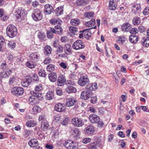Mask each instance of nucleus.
Masks as SVG:
<instances>
[{
	"label": "nucleus",
	"mask_w": 149,
	"mask_h": 149,
	"mask_svg": "<svg viewBox=\"0 0 149 149\" xmlns=\"http://www.w3.org/2000/svg\"><path fill=\"white\" fill-rule=\"evenodd\" d=\"M41 111V108L38 106L36 105L33 107L32 112L34 114H36L40 112Z\"/></svg>",
	"instance_id": "nucleus-35"
},
{
	"label": "nucleus",
	"mask_w": 149,
	"mask_h": 149,
	"mask_svg": "<svg viewBox=\"0 0 149 149\" xmlns=\"http://www.w3.org/2000/svg\"><path fill=\"white\" fill-rule=\"evenodd\" d=\"M90 121L93 123H97L100 120V117L94 114H91L89 117Z\"/></svg>",
	"instance_id": "nucleus-17"
},
{
	"label": "nucleus",
	"mask_w": 149,
	"mask_h": 149,
	"mask_svg": "<svg viewBox=\"0 0 149 149\" xmlns=\"http://www.w3.org/2000/svg\"><path fill=\"white\" fill-rule=\"evenodd\" d=\"M54 97V94L52 91H49L47 93L45 96L46 99L50 100L53 99Z\"/></svg>",
	"instance_id": "nucleus-31"
},
{
	"label": "nucleus",
	"mask_w": 149,
	"mask_h": 149,
	"mask_svg": "<svg viewBox=\"0 0 149 149\" xmlns=\"http://www.w3.org/2000/svg\"><path fill=\"white\" fill-rule=\"evenodd\" d=\"M38 36L40 40H44L45 38V36L43 33H40L38 35Z\"/></svg>",
	"instance_id": "nucleus-54"
},
{
	"label": "nucleus",
	"mask_w": 149,
	"mask_h": 149,
	"mask_svg": "<svg viewBox=\"0 0 149 149\" xmlns=\"http://www.w3.org/2000/svg\"><path fill=\"white\" fill-rule=\"evenodd\" d=\"M32 79L34 81H38L39 78L38 75L36 74H34L32 75Z\"/></svg>",
	"instance_id": "nucleus-62"
},
{
	"label": "nucleus",
	"mask_w": 149,
	"mask_h": 149,
	"mask_svg": "<svg viewBox=\"0 0 149 149\" xmlns=\"http://www.w3.org/2000/svg\"><path fill=\"white\" fill-rule=\"evenodd\" d=\"M1 77L6 78L10 75V73L9 72H7L6 71L3 72L2 73H1Z\"/></svg>",
	"instance_id": "nucleus-51"
},
{
	"label": "nucleus",
	"mask_w": 149,
	"mask_h": 149,
	"mask_svg": "<svg viewBox=\"0 0 149 149\" xmlns=\"http://www.w3.org/2000/svg\"><path fill=\"white\" fill-rule=\"evenodd\" d=\"M97 27L96 26H95L93 28H90L88 29H84L82 31H81V32H82V33L84 34V36L86 38H88L89 37L91 36V31H90V29H96Z\"/></svg>",
	"instance_id": "nucleus-14"
},
{
	"label": "nucleus",
	"mask_w": 149,
	"mask_h": 149,
	"mask_svg": "<svg viewBox=\"0 0 149 149\" xmlns=\"http://www.w3.org/2000/svg\"><path fill=\"white\" fill-rule=\"evenodd\" d=\"M132 22L134 25H138L141 22V19L139 17H135L133 19Z\"/></svg>",
	"instance_id": "nucleus-43"
},
{
	"label": "nucleus",
	"mask_w": 149,
	"mask_h": 149,
	"mask_svg": "<svg viewBox=\"0 0 149 149\" xmlns=\"http://www.w3.org/2000/svg\"><path fill=\"white\" fill-rule=\"evenodd\" d=\"M94 15V13L93 12H86L84 14L85 17L89 19L91 18V17H93Z\"/></svg>",
	"instance_id": "nucleus-48"
},
{
	"label": "nucleus",
	"mask_w": 149,
	"mask_h": 149,
	"mask_svg": "<svg viewBox=\"0 0 149 149\" xmlns=\"http://www.w3.org/2000/svg\"><path fill=\"white\" fill-rule=\"evenodd\" d=\"M117 6V3L114 0H110L109 7V9L111 10H115Z\"/></svg>",
	"instance_id": "nucleus-23"
},
{
	"label": "nucleus",
	"mask_w": 149,
	"mask_h": 149,
	"mask_svg": "<svg viewBox=\"0 0 149 149\" xmlns=\"http://www.w3.org/2000/svg\"><path fill=\"white\" fill-rule=\"evenodd\" d=\"M31 133V131L28 130H25L24 131V135L25 137H27Z\"/></svg>",
	"instance_id": "nucleus-64"
},
{
	"label": "nucleus",
	"mask_w": 149,
	"mask_h": 149,
	"mask_svg": "<svg viewBox=\"0 0 149 149\" xmlns=\"http://www.w3.org/2000/svg\"><path fill=\"white\" fill-rule=\"evenodd\" d=\"M39 75L40 76L42 77H45L47 76L46 72L43 69H40L39 71Z\"/></svg>",
	"instance_id": "nucleus-47"
},
{
	"label": "nucleus",
	"mask_w": 149,
	"mask_h": 149,
	"mask_svg": "<svg viewBox=\"0 0 149 149\" xmlns=\"http://www.w3.org/2000/svg\"><path fill=\"white\" fill-rule=\"evenodd\" d=\"M95 132L94 128L92 126H88L86 128L85 133L87 135L92 136L93 134Z\"/></svg>",
	"instance_id": "nucleus-15"
},
{
	"label": "nucleus",
	"mask_w": 149,
	"mask_h": 149,
	"mask_svg": "<svg viewBox=\"0 0 149 149\" xmlns=\"http://www.w3.org/2000/svg\"><path fill=\"white\" fill-rule=\"evenodd\" d=\"M31 82V80L29 78H26V79L21 82L22 85L24 87H27L30 85Z\"/></svg>",
	"instance_id": "nucleus-29"
},
{
	"label": "nucleus",
	"mask_w": 149,
	"mask_h": 149,
	"mask_svg": "<svg viewBox=\"0 0 149 149\" xmlns=\"http://www.w3.org/2000/svg\"><path fill=\"white\" fill-rule=\"evenodd\" d=\"M71 132L74 135V137H78L80 136V131L77 128H74L72 129L71 130Z\"/></svg>",
	"instance_id": "nucleus-34"
},
{
	"label": "nucleus",
	"mask_w": 149,
	"mask_h": 149,
	"mask_svg": "<svg viewBox=\"0 0 149 149\" xmlns=\"http://www.w3.org/2000/svg\"><path fill=\"white\" fill-rule=\"evenodd\" d=\"M141 42L142 45L144 47H149V37H145L143 38L141 40Z\"/></svg>",
	"instance_id": "nucleus-22"
},
{
	"label": "nucleus",
	"mask_w": 149,
	"mask_h": 149,
	"mask_svg": "<svg viewBox=\"0 0 149 149\" xmlns=\"http://www.w3.org/2000/svg\"><path fill=\"white\" fill-rule=\"evenodd\" d=\"M80 23L79 19L77 18L72 19L70 20V24L72 25L75 26L79 25Z\"/></svg>",
	"instance_id": "nucleus-38"
},
{
	"label": "nucleus",
	"mask_w": 149,
	"mask_h": 149,
	"mask_svg": "<svg viewBox=\"0 0 149 149\" xmlns=\"http://www.w3.org/2000/svg\"><path fill=\"white\" fill-rule=\"evenodd\" d=\"M61 116L60 115H56L54 117V120L57 122L59 121L61 119Z\"/></svg>",
	"instance_id": "nucleus-59"
},
{
	"label": "nucleus",
	"mask_w": 149,
	"mask_h": 149,
	"mask_svg": "<svg viewBox=\"0 0 149 149\" xmlns=\"http://www.w3.org/2000/svg\"><path fill=\"white\" fill-rule=\"evenodd\" d=\"M8 45L9 48L11 49L15 48L16 45L15 44L13 41L9 42Z\"/></svg>",
	"instance_id": "nucleus-50"
},
{
	"label": "nucleus",
	"mask_w": 149,
	"mask_h": 149,
	"mask_svg": "<svg viewBox=\"0 0 149 149\" xmlns=\"http://www.w3.org/2000/svg\"><path fill=\"white\" fill-rule=\"evenodd\" d=\"M49 80L52 82H55L57 79V75L56 73L52 72L49 73L48 75Z\"/></svg>",
	"instance_id": "nucleus-24"
},
{
	"label": "nucleus",
	"mask_w": 149,
	"mask_h": 149,
	"mask_svg": "<svg viewBox=\"0 0 149 149\" xmlns=\"http://www.w3.org/2000/svg\"><path fill=\"white\" fill-rule=\"evenodd\" d=\"M49 127V125L47 121L42 122L41 129L42 130L46 131L47 130Z\"/></svg>",
	"instance_id": "nucleus-30"
},
{
	"label": "nucleus",
	"mask_w": 149,
	"mask_h": 149,
	"mask_svg": "<svg viewBox=\"0 0 149 149\" xmlns=\"http://www.w3.org/2000/svg\"><path fill=\"white\" fill-rule=\"evenodd\" d=\"M54 109L55 111L59 112H62L64 111L65 108L64 104L61 103H59L56 104Z\"/></svg>",
	"instance_id": "nucleus-18"
},
{
	"label": "nucleus",
	"mask_w": 149,
	"mask_h": 149,
	"mask_svg": "<svg viewBox=\"0 0 149 149\" xmlns=\"http://www.w3.org/2000/svg\"><path fill=\"white\" fill-rule=\"evenodd\" d=\"M65 91L68 93H75L77 91L76 89L73 86H68L65 89Z\"/></svg>",
	"instance_id": "nucleus-40"
},
{
	"label": "nucleus",
	"mask_w": 149,
	"mask_h": 149,
	"mask_svg": "<svg viewBox=\"0 0 149 149\" xmlns=\"http://www.w3.org/2000/svg\"><path fill=\"white\" fill-rule=\"evenodd\" d=\"M63 6H61L57 8L55 10L56 14L58 16L63 13Z\"/></svg>",
	"instance_id": "nucleus-37"
},
{
	"label": "nucleus",
	"mask_w": 149,
	"mask_h": 149,
	"mask_svg": "<svg viewBox=\"0 0 149 149\" xmlns=\"http://www.w3.org/2000/svg\"><path fill=\"white\" fill-rule=\"evenodd\" d=\"M143 13L144 15H146L149 13V7H147L144 10Z\"/></svg>",
	"instance_id": "nucleus-57"
},
{
	"label": "nucleus",
	"mask_w": 149,
	"mask_h": 149,
	"mask_svg": "<svg viewBox=\"0 0 149 149\" xmlns=\"http://www.w3.org/2000/svg\"><path fill=\"white\" fill-rule=\"evenodd\" d=\"M69 30L72 33L74 34L77 32V29L75 27L71 26L69 27Z\"/></svg>",
	"instance_id": "nucleus-49"
},
{
	"label": "nucleus",
	"mask_w": 149,
	"mask_h": 149,
	"mask_svg": "<svg viewBox=\"0 0 149 149\" xmlns=\"http://www.w3.org/2000/svg\"><path fill=\"white\" fill-rule=\"evenodd\" d=\"M72 47L74 49L79 50L84 48L85 45L81 40H77L73 43Z\"/></svg>",
	"instance_id": "nucleus-8"
},
{
	"label": "nucleus",
	"mask_w": 149,
	"mask_h": 149,
	"mask_svg": "<svg viewBox=\"0 0 149 149\" xmlns=\"http://www.w3.org/2000/svg\"><path fill=\"white\" fill-rule=\"evenodd\" d=\"M95 24V19H92L89 21L86 22L85 23V25L86 26L88 27H92Z\"/></svg>",
	"instance_id": "nucleus-32"
},
{
	"label": "nucleus",
	"mask_w": 149,
	"mask_h": 149,
	"mask_svg": "<svg viewBox=\"0 0 149 149\" xmlns=\"http://www.w3.org/2000/svg\"><path fill=\"white\" fill-rule=\"evenodd\" d=\"M62 22V21L58 18H52L50 20V22L52 24H60Z\"/></svg>",
	"instance_id": "nucleus-41"
},
{
	"label": "nucleus",
	"mask_w": 149,
	"mask_h": 149,
	"mask_svg": "<svg viewBox=\"0 0 149 149\" xmlns=\"http://www.w3.org/2000/svg\"><path fill=\"white\" fill-rule=\"evenodd\" d=\"M28 143L30 146L32 147H34L38 145V141L36 139L31 140Z\"/></svg>",
	"instance_id": "nucleus-33"
},
{
	"label": "nucleus",
	"mask_w": 149,
	"mask_h": 149,
	"mask_svg": "<svg viewBox=\"0 0 149 149\" xmlns=\"http://www.w3.org/2000/svg\"><path fill=\"white\" fill-rule=\"evenodd\" d=\"M129 40L132 43H136L138 41V37L135 35H131L129 37Z\"/></svg>",
	"instance_id": "nucleus-36"
},
{
	"label": "nucleus",
	"mask_w": 149,
	"mask_h": 149,
	"mask_svg": "<svg viewBox=\"0 0 149 149\" xmlns=\"http://www.w3.org/2000/svg\"><path fill=\"white\" fill-rule=\"evenodd\" d=\"M90 82L89 79L87 75L80 77L78 81V84L80 86H84Z\"/></svg>",
	"instance_id": "nucleus-5"
},
{
	"label": "nucleus",
	"mask_w": 149,
	"mask_h": 149,
	"mask_svg": "<svg viewBox=\"0 0 149 149\" xmlns=\"http://www.w3.org/2000/svg\"><path fill=\"white\" fill-rule=\"evenodd\" d=\"M132 8L133 9L132 12L135 15H138L141 9L140 5L137 3L132 5Z\"/></svg>",
	"instance_id": "nucleus-13"
},
{
	"label": "nucleus",
	"mask_w": 149,
	"mask_h": 149,
	"mask_svg": "<svg viewBox=\"0 0 149 149\" xmlns=\"http://www.w3.org/2000/svg\"><path fill=\"white\" fill-rule=\"evenodd\" d=\"M71 122L73 125L78 127L82 126L84 125L82 119L78 117L73 118L72 119Z\"/></svg>",
	"instance_id": "nucleus-7"
},
{
	"label": "nucleus",
	"mask_w": 149,
	"mask_h": 149,
	"mask_svg": "<svg viewBox=\"0 0 149 149\" xmlns=\"http://www.w3.org/2000/svg\"><path fill=\"white\" fill-rule=\"evenodd\" d=\"M55 69V66L52 64H49L46 67L47 70L49 72L54 71Z\"/></svg>",
	"instance_id": "nucleus-42"
},
{
	"label": "nucleus",
	"mask_w": 149,
	"mask_h": 149,
	"mask_svg": "<svg viewBox=\"0 0 149 149\" xmlns=\"http://www.w3.org/2000/svg\"><path fill=\"white\" fill-rule=\"evenodd\" d=\"M26 66L29 68H32L35 67V65L27 61L26 63Z\"/></svg>",
	"instance_id": "nucleus-53"
},
{
	"label": "nucleus",
	"mask_w": 149,
	"mask_h": 149,
	"mask_svg": "<svg viewBox=\"0 0 149 149\" xmlns=\"http://www.w3.org/2000/svg\"><path fill=\"white\" fill-rule=\"evenodd\" d=\"M56 33V31L54 29L50 28L47 31V37L49 38H52L53 37V34Z\"/></svg>",
	"instance_id": "nucleus-25"
},
{
	"label": "nucleus",
	"mask_w": 149,
	"mask_h": 149,
	"mask_svg": "<svg viewBox=\"0 0 149 149\" xmlns=\"http://www.w3.org/2000/svg\"><path fill=\"white\" fill-rule=\"evenodd\" d=\"M76 101V100L73 98H68L66 100L65 105L68 107L72 106L75 104Z\"/></svg>",
	"instance_id": "nucleus-19"
},
{
	"label": "nucleus",
	"mask_w": 149,
	"mask_h": 149,
	"mask_svg": "<svg viewBox=\"0 0 149 149\" xmlns=\"http://www.w3.org/2000/svg\"><path fill=\"white\" fill-rule=\"evenodd\" d=\"M51 61V59L49 57H47L44 61V63L45 64H47L50 63Z\"/></svg>",
	"instance_id": "nucleus-61"
},
{
	"label": "nucleus",
	"mask_w": 149,
	"mask_h": 149,
	"mask_svg": "<svg viewBox=\"0 0 149 149\" xmlns=\"http://www.w3.org/2000/svg\"><path fill=\"white\" fill-rule=\"evenodd\" d=\"M85 90L86 91L81 92L80 97L82 99L87 100L92 96L93 93H91L88 90L86 89Z\"/></svg>",
	"instance_id": "nucleus-11"
},
{
	"label": "nucleus",
	"mask_w": 149,
	"mask_h": 149,
	"mask_svg": "<svg viewBox=\"0 0 149 149\" xmlns=\"http://www.w3.org/2000/svg\"><path fill=\"white\" fill-rule=\"evenodd\" d=\"M52 49L51 47L49 45H46L44 47V53L46 56H49L51 53Z\"/></svg>",
	"instance_id": "nucleus-26"
},
{
	"label": "nucleus",
	"mask_w": 149,
	"mask_h": 149,
	"mask_svg": "<svg viewBox=\"0 0 149 149\" xmlns=\"http://www.w3.org/2000/svg\"><path fill=\"white\" fill-rule=\"evenodd\" d=\"M55 29L56 31V33L60 34L62 33L63 29L60 25H57L55 26Z\"/></svg>",
	"instance_id": "nucleus-46"
},
{
	"label": "nucleus",
	"mask_w": 149,
	"mask_h": 149,
	"mask_svg": "<svg viewBox=\"0 0 149 149\" xmlns=\"http://www.w3.org/2000/svg\"><path fill=\"white\" fill-rule=\"evenodd\" d=\"M32 17L35 21H39L42 18V13L39 9H35L33 10L32 13Z\"/></svg>",
	"instance_id": "nucleus-4"
},
{
	"label": "nucleus",
	"mask_w": 149,
	"mask_h": 149,
	"mask_svg": "<svg viewBox=\"0 0 149 149\" xmlns=\"http://www.w3.org/2000/svg\"><path fill=\"white\" fill-rule=\"evenodd\" d=\"M53 10V7L51 5L49 4L45 5L44 11L46 14H50L52 12Z\"/></svg>",
	"instance_id": "nucleus-20"
},
{
	"label": "nucleus",
	"mask_w": 149,
	"mask_h": 149,
	"mask_svg": "<svg viewBox=\"0 0 149 149\" xmlns=\"http://www.w3.org/2000/svg\"><path fill=\"white\" fill-rule=\"evenodd\" d=\"M38 120L39 121L42 120V122H44L47 121L45 119V116L43 115H42L39 116Z\"/></svg>",
	"instance_id": "nucleus-63"
},
{
	"label": "nucleus",
	"mask_w": 149,
	"mask_h": 149,
	"mask_svg": "<svg viewBox=\"0 0 149 149\" xmlns=\"http://www.w3.org/2000/svg\"><path fill=\"white\" fill-rule=\"evenodd\" d=\"M98 148L96 142H92L89 147V149H98Z\"/></svg>",
	"instance_id": "nucleus-45"
},
{
	"label": "nucleus",
	"mask_w": 149,
	"mask_h": 149,
	"mask_svg": "<svg viewBox=\"0 0 149 149\" xmlns=\"http://www.w3.org/2000/svg\"><path fill=\"white\" fill-rule=\"evenodd\" d=\"M125 41V38L123 37H120L119 38L117 42L119 43L122 44Z\"/></svg>",
	"instance_id": "nucleus-58"
},
{
	"label": "nucleus",
	"mask_w": 149,
	"mask_h": 149,
	"mask_svg": "<svg viewBox=\"0 0 149 149\" xmlns=\"http://www.w3.org/2000/svg\"><path fill=\"white\" fill-rule=\"evenodd\" d=\"M89 2L88 0H77L76 3L78 6H83L87 4Z\"/></svg>",
	"instance_id": "nucleus-28"
},
{
	"label": "nucleus",
	"mask_w": 149,
	"mask_h": 149,
	"mask_svg": "<svg viewBox=\"0 0 149 149\" xmlns=\"http://www.w3.org/2000/svg\"><path fill=\"white\" fill-rule=\"evenodd\" d=\"M56 93L58 95H61L63 94V92L62 89L58 88L56 90Z\"/></svg>",
	"instance_id": "nucleus-55"
},
{
	"label": "nucleus",
	"mask_w": 149,
	"mask_h": 149,
	"mask_svg": "<svg viewBox=\"0 0 149 149\" xmlns=\"http://www.w3.org/2000/svg\"><path fill=\"white\" fill-rule=\"evenodd\" d=\"M26 10L24 9L19 8L15 13V15L17 19L22 18L26 15Z\"/></svg>",
	"instance_id": "nucleus-9"
},
{
	"label": "nucleus",
	"mask_w": 149,
	"mask_h": 149,
	"mask_svg": "<svg viewBox=\"0 0 149 149\" xmlns=\"http://www.w3.org/2000/svg\"><path fill=\"white\" fill-rule=\"evenodd\" d=\"M42 89V87L41 84H39L36 86L35 90L36 91H39Z\"/></svg>",
	"instance_id": "nucleus-56"
},
{
	"label": "nucleus",
	"mask_w": 149,
	"mask_h": 149,
	"mask_svg": "<svg viewBox=\"0 0 149 149\" xmlns=\"http://www.w3.org/2000/svg\"><path fill=\"white\" fill-rule=\"evenodd\" d=\"M138 31L136 28H134L130 30L129 32L131 34H135L138 33Z\"/></svg>",
	"instance_id": "nucleus-52"
},
{
	"label": "nucleus",
	"mask_w": 149,
	"mask_h": 149,
	"mask_svg": "<svg viewBox=\"0 0 149 149\" xmlns=\"http://www.w3.org/2000/svg\"><path fill=\"white\" fill-rule=\"evenodd\" d=\"M64 145L68 149H77L78 147V143L71 140L65 141Z\"/></svg>",
	"instance_id": "nucleus-3"
},
{
	"label": "nucleus",
	"mask_w": 149,
	"mask_h": 149,
	"mask_svg": "<svg viewBox=\"0 0 149 149\" xmlns=\"http://www.w3.org/2000/svg\"><path fill=\"white\" fill-rule=\"evenodd\" d=\"M69 121V118L68 117H65L61 121V123L63 126L67 125Z\"/></svg>",
	"instance_id": "nucleus-44"
},
{
	"label": "nucleus",
	"mask_w": 149,
	"mask_h": 149,
	"mask_svg": "<svg viewBox=\"0 0 149 149\" xmlns=\"http://www.w3.org/2000/svg\"><path fill=\"white\" fill-rule=\"evenodd\" d=\"M11 93L16 96L22 95L24 93V89L21 87H15L11 89Z\"/></svg>",
	"instance_id": "nucleus-6"
},
{
	"label": "nucleus",
	"mask_w": 149,
	"mask_h": 149,
	"mask_svg": "<svg viewBox=\"0 0 149 149\" xmlns=\"http://www.w3.org/2000/svg\"><path fill=\"white\" fill-rule=\"evenodd\" d=\"M36 125V122L34 120H29L26 123V126L28 127H33Z\"/></svg>",
	"instance_id": "nucleus-39"
},
{
	"label": "nucleus",
	"mask_w": 149,
	"mask_h": 149,
	"mask_svg": "<svg viewBox=\"0 0 149 149\" xmlns=\"http://www.w3.org/2000/svg\"><path fill=\"white\" fill-rule=\"evenodd\" d=\"M43 98L42 93L33 92L32 95L29 97L28 100L29 103L33 106L38 103L39 100H42Z\"/></svg>",
	"instance_id": "nucleus-1"
},
{
	"label": "nucleus",
	"mask_w": 149,
	"mask_h": 149,
	"mask_svg": "<svg viewBox=\"0 0 149 149\" xmlns=\"http://www.w3.org/2000/svg\"><path fill=\"white\" fill-rule=\"evenodd\" d=\"M66 81L65 77L61 74L59 75L58 78L57 83L58 86H63Z\"/></svg>",
	"instance_id": "nucleus-16"
},
{
	"label": "nucleus",
	"mask_w": 149,
	"mask_h": 149,
	"mask_svg": "<svg viewBox=\"0 0 149 149\" xmlns=\"http://www.w3.org/2000/svg\"><path fill=\"white\" fill-rule=\"evenodd\" d=\"M131 28V25L128 23H125L123 24L121 27L122 31L123 32H127Z\"/></svg>",
	"instance_id": "nucleus-27"
},
{
	"label": "nucleus",
	"mask_w": 149,
	"mask_h": 149,
	"mask_svg": "<svg viewBox=\"0 0 149 149\" xmlns=\"http://www.w3.org/2000/svg\"><path fill=\"white\" fill-rule=\"evenodd\" d=\"M17 30L16 27L12 25L8 26L6 29V33L8 36L10 38L15 37L17 34Z\"/></svg>",
	"instance_id": "nucleus-2"
},
{
	"label": "nucleus",
	"mask_w": 149,
	"mask_h": 149,
	"mask_svg": "<svg viewBox=\"0 0 149 149\" xmlns=\"http://www.w3.org/2000/svg\"><path fill=\"white\" fill-rule=\"evenodd\" d=\"M29 59L33 63L38 61L40 58V55L39 52H36L31 53L29 56Z\"/></svg>",
	"instance_id": "nucleus-10"
},
{
	"label": "nucleus",
	"mask_w": 149,
	"mask_h": 149,
	"mask_svg": "<svg viewBox=\"0 0 149 149\" xmlns=\"http://www.w3.org/2000/svg\"><path fill=\"white\" fill-rule=\"evenodd\" d=\"M91 141V139L89 138H85L82 141V142L85 144L90 142Z\"/></svg>",
	"instance_id": "nucleus-60"
},
{
	"label": "nucleus",
	"mask_w": 149,
	"mask_h": 149,
	"mask_svg": "<svg viewBox=\"0 0 149 149\" xmlns=\"http://www.w3.org/2000/svg\"><path fill=\"white\" fill-rule=\"evenodd\" d=\"M98 88L97 84L95 82L90 83L87 85L85 87L86 90L90 91L91 93L93 91H94L97 90Z\"/></svg>",
	"instance_id": "nucleus-12"
},
{
	"label": "nucleus",
	"mask_w": 149,
	"mask_h": 149,
	"mask_svg": "<svg viewBox=\"0 0 149 149\" xmlns=\"http://www.w3.org/2000/svg\"><path fill=\"white\" fill-rule=\"evenodd\" d=\"M64 51L65 54L67 55H70L72 53V48L70 45L69 43H67L65 45Z\"/></svg>",
	"instance_id": "nucleus-21"
}]
</instances>
